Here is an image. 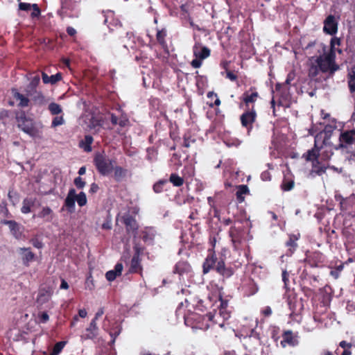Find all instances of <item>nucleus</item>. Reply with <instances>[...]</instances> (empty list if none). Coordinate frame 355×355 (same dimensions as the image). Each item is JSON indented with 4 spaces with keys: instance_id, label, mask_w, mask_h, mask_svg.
Instances as JSON below:
<instances>
[{
    "instance_id": "nucleus-1",
    "label": "nucleus",
    "mask_w": 355,
    "mask_h": 355,
    "mask_svg": "<svg viewBox=\"0 0 355 355\" xmlns=\"http://www.w3.org/2000/svg\"><path fill=\"white\" fill-rule=\"evenodd\" d=\"M332 135L333 126L325 125L324 130L315 135L314 148L302 155L306 162H313V166L318 175H322L329 167V162L333 155Z\"/></svg>"
},
{
    "instance_id": "nucleus-2",
    "label": "nucleus",
    "mask_w": 355,
    "mask_h": 355,
    "mask_svg": "<svg viewBox=\"0 0 355 355\" xmlns=\"http://www.w3.org/2000/svg\"><path fill=\"white\" fill-rule=\"evenodd\" d=\"M322 54L312 62L309 68V77L315 81L326 80L327 74L333 73V37L329 40V46L322 45Z\"/></svg>"
},
{
    "instance_id": "nucleus-3",
    "label": "nucleus",
    "mask_w": 355,
    "mask_h": 355,
    "mask_svg": "<svg viewBox=\"0 0 355 355\" xmlns=\"http://www.w3.org/2000/svg\"><path fill=\"white\" fill-rule=\"evenodd\" d=\"M17 128L31 137L39 134V130L33 119L28 116L23 110L17 112L15 115Z\"/></svg>"
},
{
    "instance_id": "nucleus-4",
    "label": "nucleus",
    "mask_w": 355,
    "mask_h": 355,
    "mask_svg": "<svg viewBox=\"0 0 355 355\" xmlns=\"http://www.w3.org/2000/svg\"><path fill=\"white\" fill-rule=\"evenodd\" d=\"M93 163L101 175L107 176L113 171L116 161L110 159L104 152H97L94 155Z\"/></svg>"
},
{
    "instance_id": "nucleus-5",
    "label": "nucleus",
    "mask_w": 355,
    "mask_h": 355,
    "mask_svg": "<svg viewBox=\"0 0 355 355\" xmlns=\"http://www.w3.org/2000/svg\"><path fill=\"white\" fill-rule=\"evenodd\" d=\"M331 296L330 295H323L322 300L316 305L314 313V319L321 323L324 324L325 327H330L333 324V320L326 315L327 310L330 308Z\"/></svg>"
},
{
    "instance_id": "nucleus-6",
    "label": "nucleus",
    "mask_w": 355,
    "mask_h": 355,
    "mask_svg": "<svg viewBox=\"0 0 355 355\" xmlns=\"http://www.w3.org/2000/svg\"><path fill=\"white\" fill-rule=\"evenodd\" d=\"M229 236L234 249L235 250H240L242 248V244L246 239V231L241 221H234V225L230 228Z\"/></svg>"
},
{
    "instance_id": "nucleus-7",
    "label": "nucleus",
    "mask_w": 355,
    "mask_h": 355,
    "mask_svg": "<svg viewBox=\"0 0 355 355\" xmlns=\"http://www.w3.org/2000/svg\"><path fill=\"white\" fill-rule=\"evenodd\" d=\"M334 199L339 202L340 214L345 220L355 217V196L343 198L340 195L335 194Z\"/></svg>"
},
{
    "instance_id": "nucleus-8",
    "label": "nucleus",
    "mask_w": 355,
    "mask_h": 355,
    "mask_svg": "<svg viewBox=\"0 0 355 355\" xmlns=\"http://www.w3.org/2000/svg\"><path fill=\"white\" fill-rule=\"evenodd\" d=\"M225 257L223 253H220L219 256V260L217 263L216 272L222 276L224 279H228L231 277L236 272V270L242 266L241 262L236 261L234 266L231 264L226 265L225 262Z\"/></svg>"
},
{
    "instance_id": "nucleus-9",
    "label": "nucleus",
    "mask_w": 355,
    "mask_h": 355,
    "mask_svg": "<svg viewBox=\"0 0 355 355\" xmlns=\"http://www.w3.org/2000/svg\"><path fill=\"white\" fill-rule=\"evenodd\" d=\"M257 116V112L252 105L251 109L245 110L240 116L241 125L247 129L248 133L252 130L253 123L256 121Z\"/></svg>"
},
{
    "instance_id": "nucleus-10",
    "label": "nucleus",
    "mask_w": 355,
    "mask_h": 355,
    "mask_svg": "<svg viewBox=\"0 0 355 355\" xmlns=\"http://www.w3.org/2000/svg\"><path fill=\"white\" fill-rule=\"evenodd\" d=\"M207 252V256L202 263V273L204 275L209 273L212 270L216 271L219 260V257L216 256V252L213 249H208Z\"/></svg>"
},
{
    "instance_id": "nucleus-11",
    "label": "nucleus",
    "mask_w": 355,
    "mask_h": 355,
    "mask_svg": "<svg viewBox=\"0 0 355 355\" xmlns=\"http://www.w3.org/2000/svg\"><path fill=\"white\" fill-rule=\"evenodd\" d=\"M355 142V130H345L340 133L339 144L334 146L335 149L347 148Z\"/></svg>"
},
{
    "instance_id": "nucleus-12",
    "label": "nucleus",
    "mask_w": 355,
    "mask_h": 355,
    "mask_svg": "<svg viewBox=\"0 0 355 355\" xmlns=\"http://www.w3.org/2000/svg\"><path fill=\"white\" fill-rule=\"evenodd\" d=\"M258 98H259V94L257 92L256 87H251L248 91L243 94L241 99L242 103L245 105V110H248L251 109L250 105L254 104Z\"/></svg>"
},
{
    "instance_id": "nucleus-13",
    "label": "nucleus",
    "mask_w": 355,
    "mask_h": 355,
    "mask_svg": "<svg viewBox=\"0 0 355 355\" xmlns=\"http://www.w3.org/2000/svg\"><path fill=\"white\" fill-rule=\"evenodd\" d=\"M258 290L257 284L251 278L246 279L241 286L243 294L246 297L254 295L257 293Z\"/></svg>"
},
{
    "instance_id": "nucleus-14",
    "label": "nucleus",
    "mask_w": 355,
    "mask_h": 355,
    "mask_svg": "<svg viewBox=\"0 0 355 355\" xmlns=\"http://www.w3.org/2000/svg\"><path fill=\"white\" fill-rule=\"evenodd\" d=\"M122 219L125 226L127 233L135 235L139 228L138 223L135 218L130 214H126L123 216Z\"/></svg>"
},
{
    "instance_id": "nucleus-15",
    "label": "nucleus",
    "mask_w": 355,
    "mask_h": 355,
    "mask_svg": "<svg viewBox=\"0 0 355 355\" xmlns=\"http://www.w3.org/2000/svg\"><path fill=\"white\" fill-rule=\"evenodd\" d=\"M3 224L7 225L9 227L12 235L17 240H20L23 236V227L17 223L15 220H4Z\"/></svg>"
},
{
    "instance_id": "nucleus-16",
    "label": "nucleus",
    "mask_w": 355,
    "mask_h": 355,
    "mask_svg": "<svg viewBox=\"0 0 355 355\" xmlns=\"http://www.w3.org/2000/svg\"><path fill=\"white\" fill-rule=\"evenodd\" d=\"M141 257L132 256L130 262L128 272L142 275L143 266L141 264Z\"/></svg>"
},
{
    "instance_id": "nucleus-17",
    "label": "nucleus",
    "mask_w": 355,
    "mask_h": 355,
    "mask_svg": "<svg viewBox=\"0 0 355 355\" xmlns=\"http://www.w3.org/2000/svg\"><path fill=\"white\" fill-rule=\"evenodd\" d=\"M18 251L21 256L23 264L26 266H28L29 263L35 259V254L31 250L30 248H19Z\"/></svg>"
},
{
    "instance_id": "nucleus-18",
    "label": "nucleus",
    "mask_w": 355,
    "mask_h": 355,
    "mask_svg": "<svg viewBox=\"0 0 355 355\" xmlns=\"http://www.w3.org/2000/svg\"><path fill=\"white\" fill-rule=\"evenodd\" d=\"M11 93L13 98L16 101H19L17 107L24 108L29 106V103L31 102L30 99L27 96L19 92L17 89L12 88L11 89Z\"/></svg>"
},
{
    "instance_id": "nucleus-19",
    "label": "nucleus",
    "mask_w": 355,
    "mask_h": 355,
    "mask_svg": "<svg viewBox=\"0 0 355 355\" xmlns=\"http://www.w3.org/2000/svg\"><path fill=\"white\" fill-rule=\"evenodd\" d=\"M191 271V266L187 261H178L173 268V273L183 275L188 274Z\"/></svg>"
},
{
    "instance_id": "nucleus-20",
    "label": "nucleus",
    "mask_w": 355,
    "mask_h": 355,
    "mask_svg": "<svg viewBox=\"0 0 355 355\" xmlns=\"http://www.w3.org/2000/svg\"><path fill=\"white\" fill-rule=\"evenodd\" d=\"M53 295L51 288H42L39 290L37 297V302L41 305L48 302Z\"/></svg>"
},
{
    "instance_id": "nucleus-21",
    "label": "nucleus",
    "mask_w": 355,
    "mask_h": 355,
    "mask_svg": "<svg viewBox=\"0 0 355 355\" xmlns=\"http://www.w3.org/2000/svg\"><path fill=\"white\" fill-rule=\"evenodd\" d=\"M76 193L74 189H70L67 198L64 200V206L67 207L69 212L72 213L75 209V202L76 200Z\"/></svg>"
},
{
    "instance_id": "nucleus-22",
    "label": "nucleus",
    "mask_w": 355,
    "mask_h": 355,
    "mask_svg": "<svg viewBox=\"0 0 355 355\" xmlns=\"http://www.w3.org/2000/svg\"><path fill=\"white\" fill-rule=\"evenodd\" d=\"M300 238V234H291L288 235V239L285 245L288 248L289 254H292L297 248L298 245L297 241Z\"/></svg>"
},
{
    "instance_id": "nucleus-23",
    "label": "nucleus",
    "mask_w": 355,
    "mask_h": 355,
    "mask_svg": "<svg viewBox=\"0 0 355 355\" xmlns=\"http://www.w3.org/2000/svg\"><path fill=\"white\" fill-rule=\"evenodd\" d=\"M112 172H114V180L116 182H120L122 180H123L125 178H127L129 173V171L127 168H125L121 166H114Z\"/></svg>"
},
{
    "instance_id": "nucleus-24",
    "label": "nucleus",
    "mask_w": 355,
    "mask_h": 355,
    "mask_svg": "<svg viewBox=\"0 0 355 355\" xmlns=\"http://www.w3.org/2000/svg\"><path fill=\"white\" fill-rule=\"evenodd\" d=\"M104 23L107 24V27L110 30H113L114 28L121 26V21L118 19L114 17V12L109 11L105 15Z\"/></svg>"
},
{
    "instance_id": "nucleus-25",
    "label": "nucleus",
    "mask_w": 355,
    "mask_h": 355,
    "mask_svg": "<svg viewBox=\"0 0 355 355\" xmlns=\"http://www.w3.org/2000/svg\"><path fill=\"white\" fill-rule=\"evenodd\" d=\"M198 47L195 45L193 46V55L195 57H198L201 60H205L209 58L211 55V50L207 46H200V51L198 50Z\"/></svg>"
},
{
    "instance_id": "nucleus-26",
    "label": "nucleus",
    "mask_w": 355,
    "mask_h": 355,
    "mask_svg": "<svg viewBox=\"0 0 355 355\" xmlns=\"http://www.w3.org/2000/svg\"><path fill=\"white\" fill-rule=\"evenodd\" d=\"M352 346V343L343 340L339 343V347L334 352L336 355H351L352 352L350 349Z\"/></svg>"
},
{
    "instance_id": "nucleus-27",
    "label": "nucleus",
    "mask_w": 355,
    "mask_h": 355,
    "mask_svg": "<svg viewBox=\"0 0 355 355\" xmlns=\"http://www.w3.org/2000/svg\"><path fill=\"white\" fill-rule=\"evenodd\" d=\"M155 236V230L153 227H146L141 232L142 240L146 243H153Z\"/></svg>"
},
{
    "instance_id": "nucleus-28",
    "label": "nucleus",
    "mask_w": 355,
    "mask_h": 355,
    "mask_svg": "<svg viewBox=\"0 0 355 355\" xmlns=\"http://www.w3.org/2000/svg\"><path fill=\"white\" fill-rule=\"evenodd\" d=\"M167 36V30L165 28L162 29L157 28L156 33V40L157 43L163 48L167 49V43L166 42V37Z\"/></svg>"
},
{
    "instance_id": "nucleus-29",
    "label": "nucleus",
    "mask_w": 355,
    "mask_h": 355,
    "mask_svg": "<svg viewBox=\"0 0 355 355\" xmlns=\"http://www.w3.org/2000/svg\"><path fill=\"white\" fill-rule=\"evenodd\" d=\"M94 138L89 135L85 136L84 139L80 141L79 147L84 150L85 152L89 153L92 150V144H93Z\"/></svg>"
},
{
    "instance_id": "nucleus-30",
    "label": "nucleus",
    "mask_w": 355,
    "mask_h": 355,
    "mask_svg": "<svg viewBox=\"0 0 355 355\" xmlns=\"http://www.w3.org/2000/svg\"><path fill=\"white\" fill-rule=\"evenodd\" d=\"M283 340L281 341V345L285 347L284 343H287L291 346H295L297 344V341L293 336V332L290 330L286 331L282 334Z\"/></svg>"
},
{
    "instance_id": "nucleus-31",
    "label": "nucleus",
    "mask_w": 355,
    "mask_h": 355,
    "mask_svg": "<svg viewBox=\"0 0 355 355\" xmlns=\"http://www.w3.org/2000/svg\"><path fill=\"white\" fill-rule=\"evenodd\" d=\"M36 201L35 198H26L23 200L22 207L21 208V211L23 214H28L31 211V207L35 205Z\"/></svg>"
},
{
    "instance_id": "nucleus-32",
    "label": "nucleus",
    "mask_w": 355,
    "mask_h": 355,
    "mask_svg": "<svg viewBox=\"0 0 355 355\" xmlns=\"http://www.w3.org/2000/svg\"><path fill=\"white\" fill-rule=\"evenodd\" d=\"M42 81L44 84H55L58 81L62 79V74L60 73H57L55 75H52L51 76H48L46 73H42Z\"/></svg>"
},
{
    "instance_id": "nucleus-33",
    "label": "nucleus",
    "mask_w": 355,
    "mask_h": 355,
    "mask_svg": "<svg viewBox=\"0 0 355 355\" xmlns=\"http://www.w3.org/2000/svg\"><path fill=\"white\" fill-rule=\"evenodd\" d=\"M249 193L250 190L247 185L241 184L238 186L237 191L236 192V196L238 202H243L245 200L244 195L248 194Z\"/></svg>"
},
{
    "instance_id": "nucleus-34",
    "label": "nucleus",
    "mask_w": 355,
    "mask_h": 355,
    "mask_svg": "<svg viewBox=\"0 0 355 355\" xmlns=\"http://www.w3.org/2000/svg\"><path fill=\"white\" fill-rule=\"evenodd\" d=\"M37 216L44 218L46 222H51L53 218V212L49 207H44L38 213Z\"/></svg>"
},
{
    "instance_id": "nucleus-35",
    "label": "nucleus",
    "mask_w": 355,
    "mask_h": 355,
    "mask_svg": "<svg viewBox=\"0 0 355 355\" xmlns=\"http://www.w3.org/2000/svg\"><path fill=\"white\" fill-rule=\"evenodd\" d=\"M98 335V328L93 329L89 326L86 328L85 332L81 335L82 340H93Z\"/></svg>"
},
{
    "instance_id": "nucleus-36",
    "label": "nucleus",
    "mask_w": 355,
    "mask_h": 355,
    "mask_svg": "<svg viewBox=\"0 0 355 355\" xmlns=\"http://www.w3.org/2000/svg\"><path fill=\"white\" fill-rule=\"evenodd\" d=\"M323 31L329 35H333V15H329L324 20Z\"/></svg>"
},
{
    "instance_id": "nucleus-37",
    "label": "nucleus",
    "mask_w": 355,
    "mask_h": 355,
    "mask_svg": "<svg viewBox=\"0 0 355 355\" xmlns=\"http://www.w3.org/2000/svg\"><path fill=\"white\" fill-rule=\"evenodd\" d=\"M218 315L223 319V322L219 324V327L221 329H225V321L228 320L231 316V311L225 308H219Z\"/></svg>"
},
{
    "instance_id": "nucleus-38",
    "label": "nucleus",
    "mask_w": 355,
    "mask_h": 355,
    "mask_svg": "<svg viewBox=\"0 0 355 355\" xmlns=\"http://www.w3.org/2000/svg\"><path fill=\"white\" fill-rule=\"evenodd\" d=\"M168 181L174 186V187H181L184 184V178L179 176L177 173H173L170 175Z\"/></svg>"
},
{
    "instance_id": "nucleus-39",
    "label": "nucleus",
    "mask_w": 355,
    "mask_h": 355,
    "mask_svg": "<svg viewBox=\"0 0 355 355\" xmlns=\"http://www.w3.org/2000/svg\"><path fill=\"white\" fill-rule=\"evenodd\" d=\"M320 254L316 252L310 253L306 254V257L305 259V262L309 264L311 267H315L318 266V258Z\"/></svg>"
},
{
    "instance_id": "nucleus-40",
    "label": "nucleus",
    "mask_w": 355,
    "mask_h": 355,
    "mask_svg": "<svg viewBox=\"0 0 355 355\" xmlns=\"http://www.w3.org/2000/svg\"><path fill=\"white\" fill-rule=\"evenodd\" d=\"M183 139L182 146L185 148H189L191 144H194L196 141V138L191 135L190 132H187L184 135Z\"/></svg>"
},
{
    "instance_id": "nucleus-41",
    "label": "nucleus",
    "mask_w": 355,
    "mask_h": 355,
    "mask_svg": "<svg viewBox=\"0 0 355 355\" xmlns=\"http://www.w3.org/2000/svg\"><path fill=\"white\" fill-rule=\"evenodd\" d=\"M48 110L52 115H58L62 113V108L60 105L54 102L49 105Z\"/></svg>"
},
{
    "instance_id": "nucleus-42",
    "label": "nucleus",
    "mask_w": 355,
    "mask_h": 355,
    "mask_svg": "<svg viewBox=\"0 0 355 355\" xmlns=\"http://www.w3.org/2000/svg\"><path fill=\"white\" fill-rule=\"evenodd\" d=\"M32 101L35 105H42L45 103V97L40 92H35L32 97Z\"/></svg>"
},
{
    "instance_id": "nucleus-43",
    "label": "nucleus",
    "mask_w": 355,
    "mask_h": 355,
    "mask_svg": "<svg viewBox=\"0 0 355 355\" xmlns=\"http://www.w3.org/2000/svg\"><path fill=\"white\" fill-rule=\"evenodd\" d=\"M168 183L166 180H159L153 184V189L156 193H160L164 191V186Z\"/></svg>"
},
{
    "instance_id": "nucleus-44",
    "label": "nucleus",
    "mask_w": 355,
    "mask_h": 355,
    "mask_svg": "<svg viewBox=\"0 0 355 355\" xmlns=\"http://www.w3.org/2000/svg\"><path fill=\"white\" fill-rule=\"evenodd\" d=\"M349 88L351 92H355V66L352 68V72L349 73L348 80Z\"/></svg>"
},
{
    "instance_id": "nucleus-45",
    "label": "nucleus",
    "mask_w": 355,
    "mask_h": 355,
    "mask_svg": "<svg viewBox=\"0 0 355 355\" xmlns=\"http://www.w3.org/2000/svg\"><path fill=\"white\" fill-rule=\"evenodd\" d=\"M61 6L63 9L73 11L76 9V2L73 0H61Z\"/></svg>"
},
{
    "instance_id": "nucleus-46",
    "label": "nucleus",
    "mask_w": 355,
    "mask_h": 355,
    "mask_svg": "<svg viewBox=\"0 0 355 355\" xmlns=\"http://www.w3.org/2000/svg\"><path fill=\"white\" fill-rule=\"evenodd\" d=\"M294 187V181L292 180H284L282 184L281 188L284 191H289L292 190Z\"/></svg>"
},
{
    "instance_id": "nucleus-47",
    "label": "nucleus",
    "mask_w": 355,
    "mask_h": 355,
    "mask_svg": "<svg viewBox=\"0 0 355 355\" xmlns=\"http://www.w3.org/2000/svg\"><path fill=\"white\" fill-rule=\"evenodd\" d=\"M145 248L142 246L139 243H135L133 245V256L141 257Z\"/></svg>"
},
{
    "instance_id": "nucleus-48",
    "label": "nucleus",
    "mask_w": 355,
    "mask_h": 355,
    "mask_svg": "<svg viewBox=\"0 0 355 355\" xmlns=\"http://www.w3.org/2000/svg\"><path fill=\"white\" fill-rule=\"evenodd\" d=\"M66 344V341H60L55 343V345L53 347L51 354L58 355V354H60L62 349L64 347Z\"/></svg>"
},
{
    "instance_id": "nucleus-49",
    "label": "nucleus",
    "mask_w": 355,
    "mask_h": 355,
    "mask_svg": "<svg viewBox=\"0 0 355 355\" xmlns=\"http://www.w3.org/2000/svg\"><path fill=\"white\" fill-rule=\"evenodd\" d=\"M76 201L80 207H83L87 204L86 194L81 191L78 195H76Z\"/></svg>"
},
{
    "instance_id": "nucleus-50",
    "label": "nucleus",
    "mask_w": 355,
    "mask_h": 355,
    "mask_svg": "<svg viewBox=\"0 0 355 355\" xmlns=\"http://www.w3.org/2000/svg\"><path fill=\"white\" fill-rule=\"evenodd\" d=\"M64 123V119L62 115L55 116L51 122V128H55Z\"/></svg>"
},
{
    "instance_id": "nucleus-51",
    "label": "nucleus",
    "mask_w": 355,
    "mask_h": 355,
    "mask_svg": "<svg viewBox=\"0 0 355 355\" xmlns=\"http://www.w3.org/2000/svg\"><path fill=\"white\" fill-rule=\"evenodd\" d=\"M222 76H225V77L230 80L234 82L237 80L238 76L236 75V73L235 71L229 70L226 72H221Z\"/></svg>"
},
{
    "instance_id": "nucleus-52",
    "label": "nucleus",
    "mask_w": 355,
    "mask_h": 355,
    "mask_svg": "<svg viewBox=\"0 0 355 355\" xmlns=\"http://www.w3.org/2000/svg\"><path fill=\"white\" fill-rule=\"evenodd\" d=\"M323 227H320V230L321 231H324L327 236H330L331 234H333V229L331 228L330 223L329 221H327V223L324 221L322 222Z\"/></svg>"
},
{
    "instance_id": "nucleus-53",
    "label": "nucleus",
    "mask_w": 355,
    "mask_h": 355,
    "mask_svg": "<svg viewBox=\"0 0 355 355\" xmlns=\"http://www.w3.org/2000/svg\"><path fill=\"white\" fill-rule=\"evenodd\" d=\"M85 288L89 291H92L94 288V279L91 274L86 279Z\"/></svg>"
},
{
    "instance_id": "nucleus-54",
    "label": "nucleus",
    "mask_w": 355,
    "mask_h": 355,
    "mask_svg": "<svg viewBox=\"0 0 355 355\" xmlns=\"http://www.w3.org/2000/svg\"><path fill=\"white\" fill-rule=\"evenodd\" d=\"M57 13L62 19H64L65 17H73V15L68 13L67 10L63 9L62 6L61 8L59 10H58Z\"/></svg>"
},
{
    "instance_id": "nucleus-55",
    "label": "nucleus",
    "mask_w": 355,
    "mask_h": 355,
    "mask_svg": "<svg viewBox=\"0 0 355 355\" xmlns=\"http://www.w3.org/2000/svg\"><path fill=\"white\" fill-rule=\"evenodd\" d=\"M74 184L78 189H83L86 182L79 176L74 179Z\"/></svg>"
},
{
    "instance_id": "nucleus-56",
    "label": "nucleus",
    "mask_w": 355,
    "mask_h": 355,
    "mask_svg": "<svg viewBox=\"0 0 355 355\" xmlns=\"http://www.w3.org/2000/svg\"><path fill=\"white\" fill-rule=\"evenodd\" d=\"M117 277H119V275L114 272V270H109L105 274V277L109 282L114 281Z\"/></svg>"
},
{
    "instance_id": "nucleus-57",
    "label": "nucleus",
    "mask_w": 355,
    "mask_h": 355,
    "mask_svg": "<svg viewBox=\"0 0 355 355\" xmlns=\"http://www.w3.org/2000/svg\"><path fill=\"white\" fill-rule=\"evenodd\" d=\"M30 243L37 249H41L44 246L43 243L37 238H33L31 239Z\"/></svg>"
},
{
    "instance_id": "nucleus-58",
    "label": "nucleus",
    "mask_w": 355,
    "mask_h": 355,
    "mask_svg": "<svg viewBox=\"0 0 355 355\" xmlns=\"http://www.w3.org/2000/svg\"><path fill=\"white\" fill-rule=\"evenodd\" d=\"M202 64V60L200 59L198 57H195V59H193L191 62V65L194 69H198L201 67Z\"/></svg>"
},
{
    "instance_id": "nucleus-59",
    "label": "nucleus",
    "mask_w": 355,
    "mask_h": 355,
    "mask_svg": "<svg viewBox=\"0 0 355 355\" xmlns=\"http://www.w3.org/2000/svg\"><path fill=\"white\" fill-rule=\"evenodd\" d=\"M345 266V263H342L341 261H340V264H338V262L336 261L335 263V266H334V269H336V271H334V278L336 279L338 278V272H340L343 267Z\"/></svg>"
},
{
    "instance_id": "nucleus-60",
    "label": "nucleus",
    "mask_w": 355,
    "mask_h": 355,
    "mask_svg": "<svg viewBox=\"0 0 355 355\" xmlns=\"http://www.w3.org/2000/svg\"><path fill=\"white\" fill-rule=\"evenodd\" d=\"M121 127H125L129 124V120L125 116H121L119 119V123Z\"/></svg>"
},
{
    "instance_id": "nucleus-61",
    "label": "nucleus",
    "mask_w": 355,
    "mask_h": 355,
    "mask_svg": "<svg viewBox=\"0 0 355 355\" xmlns=\"http://www.w3.org/2000/svg\"><path fill=\"white\" fill-rule=\"evenodd\" d=\"M295 73L294 71H291L288 73L287 75V77H286V79L285 80V84L286 85H291V82L295 79Z\"/></svg>"
},
{
    "instance_id": "nucleus-62",
    "label": "nucleus",
    "mask_w": 355,
    "mask_h": 355,
    "mask_svg": "<svg viewBox=\"0 0 355 355\" xmlns=\"http://www.w3.org/2000/svg\"><path fill=\"white\" fill-rule=\"evenodd\" d=\"M288 276L289 275H288V273L287 272V271L284 270L282 272V280L284 283V287L286 289H288V282H289Z\"/></svg>"
},
{
    "instance_id": "nucleus-63",
    "label": "nucleus",
    "mask_w": 355,
    "mask_h": 355,
    "mask_svg": "<svg viewBox=\"0 0 355 355\" xmlns=\"http://www.w3.org/2000/svg\"><path fill=\"white\" fill-rule=\"evenodd\" d=\"M40 76H39L38 75L35 76L32 78V80H31V83H30V85H31V87L32 88H35V87L38 85V84L40 83Z\"/></svg>"
},
{
    "instance_id": "nucleus-64",
    "label": "nucleus",
    "mask_w": 355,
    "mask_h": 355,
    "mask_svg": "<svg viewBox=\"0 0 355 355\" xmlns=\"http://www.w3.org/2000/svg\"><path fill=\"white\" fill-rule=\"evenodd\" d=\"M230 61L229 60H221L220 63V67L225 70L224 72H226L227 71L230 70L229 69V66H230Z\"/></svg>"
}]
</instances>
